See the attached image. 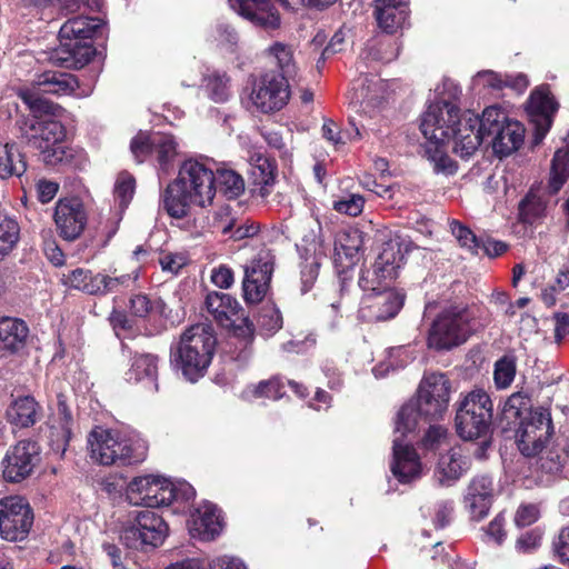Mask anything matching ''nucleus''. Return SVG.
Masks as SVG:
<instances>
[{"mask_svg":"<svg viewBox=\"0 0 569 569\" xmlns=\"http://www.w3.org/2000/svg\"><path fill=\"white\" fill-rule=\"evenodd\" d=\"M403 263L405 254L400 242L389 241L383 244L372 268L361 273L359 286L366 291L359 308L362 320L385 321L399 312L405 296L393 288L382 287V282L396 279Z\"/></svg>","mask_w":569,"mask_h":569,"instance_id":"nucleus-1","label":"nucleus"},{"mask_svg":"<svg viewBox=\"0 0 569 569\" xmlns=\"http://www.w3.org/2000/svg\"><path fill=\"white\" fill-rule=\"evenodd\" d=\"M461 90L450 80L443 81L439 99L429 104L421 117L420 129L426 138L425 153L437 173L447 176L457 171L456 162L446 153L445 144L451 138L457 142V103Z\"/></svg>","mask_w":569,"mask_h":569,"instance_id":"nucleus-2","label":"nucleus"},{"mask_svg":"<svg viewBox=\"0 0 569 569\" xmlns=\"http://www.w3.org/2000/svg\"><path fill=\"white\" fill-rule=\"evenodd\" d=\"M216 191L212 169L204 162L189 159L181 164L178 177L164 189L161 202L170 217L182 219L188 216L191 204L210 206Z\"/></svg>","mask_w":569,"mask_h":569,"instance_id":"nucleus-3","label":"nucleus"},{"mask_svg":"<svg viewBox=\"0 0 569 569\" xmlns=\"http://www.w3.org/2000/svg\"><path fill=\"white\" fill-rule=\"evenodd\" d=\"M56 114L33 113L21 116L16 126L20 138L39 151L42 161L49 166L71 164L76 151L66 142V128L50 117Z\"/></svg>","mask_w":569,"mask_h":569,"instance_id":"nucleus-4","label":"nucleus"},{"mask_svg":"<svg viewBox=\"0 0 569 569\" xmlns=\"http://www.w3.org/2000/svg\"><path fill=\"white\" fill-rule=\"evenodd\" d=\"M217 339L210 325L197 323L186 329L171 351V363L183 378L196 382L211 363Z\"/></svg>","mask_w":569,"mask_h":569,"instance_id":"nucleus-5","label":"nucleus"},{"mask_svg":"<svg viewBox=\"0 0 569 569\" xmlns=\"http://www.w3.org/2000/svg\"><path fill=\"white\" fill-rule=\"evenodd\" d=\"M100 27L97 18L78 16L68 19L59 30V46L50 53L58 67L79 69L88 64L96 53L91 38Z\"/></svg>","mask_w":569,"mask_h":569,"instance_id":"nucleus-6","label":"nucleus"},{"mask_svg":"<svg viewBox=\"0 0 569 569\" xmlns=\"http://www.w3.org/2000/svg\"><path fill=\"white\" fill-rule=\"evenodd\" d=\"M90 457L103 466L140 462L147 453L146 441L136 432L96 427L88 436Z\"/></svg>","mask_w":569,"mask_h":569,"instance_id":"nucleus-7","label":"nucleus"},{"mask_svg":"<svg viewBox=\"0 0 569 569\" xmlns=\"http://www.w3.org/2000/svg\"><path fill=\"white\" fill-rule=\"evenodd\" d=\"M457 107V142L453 151L461 158L472 156L483 141L499 131L510 120L507 112L498 106H490L482 112L481 118L471 111L459 114Z\"/></svg>","mask_w":569,"mask_h":569,"instance_id":"nucleus-8","label":"nucleus"},{"mask_svg":"<svg viewBox=\"0 0 569 569\" xmlns=\"http://www.w3.org/2000/svg\"><path fill=\"white\" fill-rule=\"evenodd\" d=\"M493 405L482 389H473L461 396L456 410L457 433L463 440L486 437L492 421Z\"/></svg>","mask_w":569,"mask_h":569,"instance_id":"nucleus-9","label":"nucleus"},{"mask_svg":"<svg viewBox=\"0 0 569 569\" xmlns=\"http://www.w3.org/2000/svg\"><path fill=\"white\" fill-rule=\"evenodd\" d=\"M79 88L78 79L67 72L46 71L38 77L31 88H22L18 97L28 106L31 112L41 114H58L60 107L42 97V93L69 96Z\"/></svg>","mask_w":569,"mask_h":569,"instance_id":"nucleus-10","label":"nucleus"},{"mask_svg":"<svg viewBox=\"0 0 569 569\" xmlns=\"http://www.w3.org/2000/svg\"><path fill=\"white\" fill-rule=\"evenodd\" d=\"M472 332L470 315L463 308L442 311L432 322L428 333V346L436 350H449L467 341Z\"/></svg>","mask_w":569,"mask_h":569,"instance_id":"nucleus-11","label":"nucleus"},{"mask_svg":"<svg viewBox=\"0 0 569 569\" xmlns=\"http://www.w3.org/2000/svg\"><path fill=\"white\" fill-rule=\"evenodd\" d=\"M168 533V526L156 511L146 509L134 512L132 522L120 536L123 545L133 550L162 545Z\"/></svg>","mask_w":569,"mask_h":569,"instance_id":"nucleus-12","label":"nucleus"},{"mask_svg":"<svg viewBox=\"0 0 569 569\" xmlns=\"http://www.w3.org/2000/svg\"><path fill=\"white\" fill-rule=\"evenodd\" d=\"M273 266V254L270 250L263 249L243 267L242 291L247 303H259L267 296Z\"/></svg>","mask_w":569,"mask_h":569,"instance_id":"nucleus-13","label":"nucleus"},{"mask_svg":"<svg viewBox=\"0 0 569 569\" xmlns=\"http://www.w3.org/2000/svg\"><path fill=\"white\" fill-rule=\"evenodd\" d=\"M169 492L170 498H194L196 489L182 479H171L161 475H146L133 478L127 486V496L157 498Z\"/></svg>","mask_w":569,"mask_h":569,"instance_id":"nucleus-14","label":"nucleus"},{"mask_svg":"<svg viewBox=\"0 0 569 569\" xmlns=\"http://www.w3.org/2000/svg\"><path fill=\"white\" fill-rule=\"evenodd\" d=\"M290 91L284 76L268 72L253 84L250 100L261 112L268 113L282 109L289 101Z\"/></svg>","mask_w":569,"mask_h":569,"instance_id":"nucleus-15","label":"nucleus"},{"mask_svg":"<svg viewBox=\"0 0 569 569\" xmlns=\"http://www.w3.org/2000/svg\"><path fill=\"white\" fill-rule=\"evenodd\" d=\"M552 433V420L549 410L538 409L531 411L530 417L523 421L517 431V445L526 457L540 453Z\"/></svg>","mask_w":569,"mask_h":569,"instance_id":"nucleus-16","label":"nucleus"},{"mask_svg":"<svg viewBox=\"0 0 569 569\" xmlns=\"http://www.w3.org/2000/svg\"><path fill=\"white\" fill-rule=\"evenodd\" d=\"M450 381L440 372L428 373L419 385L415 399L427 418L438 419L447 411L450 400Z\"/></svg>","mask_w":569,"mask_h":569,"instance_id":"nucleus-17","label":"nucleus"},{"mask_svg":"<svg viewBox=\"0 0 569 569\" xmlns=\"http://www.w3.org/2000/svg\"><path fill=\"white\" fill-rule=\"evenodd\" d=\"M187 520L191 537L202 541H212L221 535L224 521L221 510L208 500H192Z\"/></svg>","mask_w":569,"mask_h":569,"instance_id":"nucleus-18","label":"nucleus"},{"mask_svg":"<svg viewBox=\"0 0 569 569\" xmlns=\"http://www.w3.org/2000/svg\"><path fill=\"white\" fill-rule=\"evenodd\" d=\"M33 523V512L26 500H0V536L8 541L23 540Z\"/></svg>","mask_w":569,"mask_h":569,"instance_id":"nucleus-19","label":"nucleus"},{"mask_svg":"<svg viewBox=\"0 0 569 569\" xmlns=\"http://www.w3.org/2000/svg\"><path fill=\"white\" fill-rule=\"evenodd\" d=\"M39 460V448L30 440L19 441L7 450L1 461L2 475L7 481L19 482L30 476Z\"/></svg>","mask_w":569,"mask_h":569,"instance_id":"nucleus-20","label":"nucleus"},{"mask_svg":"<svg viewBox=\"0 0 569 569\" xmlns=\"http://www.w3.org/2000/svg\"><path fill=\"white\" fill-rule=\"evenodd\" d=\"M54 223L64 240L72 241L79 238L87 224V212L81 200L60 199L54 209Z\"/></svg>","mask_w":569,"mask_h":569,"instance_id":"nucleus-21","label":"nucleus"},{"mask_svg":"<svg viewBox=\"0 0 569 569\" xmlns=\"http://www.w3.org/2000/svg\"><path fill=\"white\" fill-rule=\"evenodd\" d=\"M558 103L550 94L548 87L537 88L529 98L527 112L535 126V143H540L551 128Z\"/></svg>","mask_w":569,"mask_h":569,"instance_id":"nucleus-22","label":"nucleus"},{"mask_svg":"<svg viewBox=\"0 0 569 569\" xmlns=\"http://www.w3.org/2000/svg\"><path fill=\"white\" fill-rule=\"evenodd\" d=\"M287 4L286 0H278ZM230 8L252 24L266 30L278 29L281 17L270 0H228Z\"/></svg>","mask_w":569,"mask_h":569,"instance_id":"nucleus-23","label":"nucleus"},{"mask_svg":"<svg viewBox=\"0 0 569 569\" xmlns=\"http://www.w3.org/2000/svg\"><path fill=\"white\" fill-rule=\"evenodd\" d=\"M287 4L286 0H278ZM230 8L252 24L266 30L278 29L281 17L270 0H228Z\"/></svg>","mask_w":569,"mask_h":569,"instance_id":"nucleus-24","label":"nucleus"},{"mask_svg":"<svg viewBox=\"0 0 569 569\" xmlns=\"http://www.w3.org/2000/svg\"><path fill=\"white\" fill-rule=\"evenodd\" d=\"M177 142L171 134L154 133L150 138L137 136L130 144L131 151L139 162L141 154L152 151L157 156L159 167L168 171L177 156Z\"/></svg>","mask_w":569,"mask_h":569,"instance_id":"nucleus-25","label":"nucleus"},{"mask_svg":"<svg viewBox=\"0 0 569 569\" xmlns=\"http://www.w3.org/2000/svg\"><path fill=\"white\" fill-rule=\"evenodd\" d=\"M390 469L401 483H409L422 475V463L416 449L408 443H402L399 437L393 439Z\"/></svg>","mask_w":569,"mask_h":569,"instance_id":"nucleus-26","label":"nucleus"},{"mask_svg":"<svg viewBox=\"0 0 569 569\" xmlns=\"http://www.w3.org/2000/svg\"><path fill=\"white\" fill-rule=\"evenodd\" d=\"M73 417L62 393L57 396V408L49 419V440L51 449L62 456L72 436Z\"/></svg>","mask_w":569,"mask_h":569,"instance_id":"nucleus-27","label":"nucleus"},{"mask_svg":"<svg viewBox=\"0 0 569 569\" xmlns=\"http://www.w3.org/2000/svg\"><path fill=\"white\" fill-rule=\"evenodd\" d=\"M375 17L378 27L386 33L401 29L409 17L408 0H376Z\"/></svg>","mask_w":569,"mask_h":569,"instance_id":"nucleus-28","label":"nucleus"},{"mask_svg":"<svg viewBox=\"0 0 569 569\" xmlns=\"http://www.w3.org/2000/svg\"><path fill=\"white\" fill-rule=\"evenodd\" d=\"M204 306L210 316L222 327L232 326L241 310L236 298L229 293L212 291L204 300Z\"/></svg>","mask_w":569,"mask_h":569,"instance_id":"nucleus-29","label":"nucleus"},{"mask_svg":"<svg viewBox=\"0 0 569 569\" xmlns=\"http://www.w3.org/2000/svg\"><path fill=\"white\" fill-rule=\"evenodd\" d=\"M523 137V126L510 119L488 142L492 146L495 153L502 158L516 151L521 146Z\"/></svg>","mask_w":569,"mask_h":569,"instance_id":"nucleus-30","label":"nucleus"},{"mask_svg":"<svg viewBox=\"0 0 569 569\" xmlns=\"http://www.w3.org/2000/svg\"><path fill=\"white\" fill-rule=\"evenodd\" d=\"M468 465L461 455L459 448H451L448 452L440 456L435 479L440 486L449 487L461 477L467 470Z\"/></svg>","mask_w":569,"mask_h":569,"instance_id":"nucleus-31","label":"nucleus"},{"mask_svg":"<svg viewBox=\"0 0 569 569\" xmlns=\"http://www.w3.org/2000/svg\"><path fill=\"white\" fill-rule=\"evenodd\" d=\"M6 417L16 427H31L39 418V405L31 396L18 397L7 408Z\"/></svg>","mask_w":569,"mask_h":569,"instance_id":"nucleus-32","label":"nucleus"},{"mask_svg":"<svg viewBox=\"0 0 569 569\" xmlns=\"http://www.w3.org/2000/svg\"><path fill=\"white\" fill-rule=\"evenodd\" d=\"M158 357L152 353H139L132 358L131 368L127 372L129 381H147L158 389Z\"/></svg>","mask_w":569,"mask_h":569,"instance_id":"nucleus-33","label":"nucleus"},{"mask_svg":"<svg viewBox=\"0 0 569 569\" xmlns=\"http://www.w3.org/2000/svg\"><path fill=\"white\" fill-rule=\"evenodd\" d=\"M27 170L24 154L14 143H0V178L21 177Z\"/></svg>","mask_w":569,"mask_h":569,"instance_id":"nucleus-34","label":"nucleus"},{"mask_svg":"<svg viewBox=\"0 0 569 569\" xmlns=\"http://www.w3.org/2000/svg\"><path fill=\"white\" fill-rule=\"evenodd\" d=\"M27 325L17 318L0 319V343L2 348L16 351L23 347L28 337Z\"/></svg>","mask_w":569,"mask_h":569,"instance_id":"nucleus-35","label":"nucleus"},{"mask_svg":"<svg viewBox=\"0 0 569 569\" xmlns=\"http://www.w3.org/2000/svg\"><path fill=\"white\" fill-rule=\"evenodd\" d=\"M427 418L420 409V405L413 399L403 405L397 413L395 421V433L402 441V438L416 430L420 421L432 420Z\"/></svg>","mask_w":569,"mask_h":569,"instance_id":"nucleus-36","label":"nucleus"},{"mask_svg":"<svg viewBox=\"0 0 569 569\" xmlns=\"http://www.w3.org/2000/svg\"><path fill=\"white\" fill-rule=\"evenodd\" d=\"M360 239L358 236H340L335 246V263L339 272L346 273L358 261Z\"/></svg>","mask_w":569,"mask_h":569,"instance_id":"nucleus-37","label":"nucleus"},{"mask_svg":"<svg viewBox=\"0 0 569 569\" xmlns=\"http://www.w3.org/2000/svg\"><path fill=\"white\" fill-rule=\"evenodd\" d=\"M284 395V383L280 378L273 377L268 380H262L257 385L247 386L242 392L241 398L247 401L266 398L278 400Z\"/></svg>","mask_w":569,"mask_h":569,"instance_id":"nucleus-38","label":"nucleus"},{"mask_svg":"<svg viewBox=\"0 0 569 569\" xmlns=\"http://www.w3.org/2000/svg\"><path fill=\"white\" fill-rule=\"evenodd\" d=\"M62 283L71 289L80 290L88 295H99L98 273L77 268L62 277Z\"/></svg>","mask_w":569,"mask_h":569,"instance_id":"nucleus-39","label":"nucleus"},{"mask_svg":"<svg viewBox=\"0 0 569 569\" xmlns=\"http://www.w3.org/2000/svg\"><path fill=\"white\" fill-rule=\"evenodd\" d=\"M350 123L353 128L352 132H342L339 126L333 120H325L321 129L322 137L331 144H333L336 148L346 144L347 140L361 139L362 134L360 128H365V123L360 122L359 124H357L353 119L350 120Z\"/></svg>","mask_w":569,"mask_h":569,"instance_id":"nucleus-40","label":"nucleus"},{"mask_svg":"<svg viewBox=\"0 0 569 569\" xmlns=\"http://www.w3.org/2000/svg\"><path fill=\"white\" fill-rule=\"evenodd\" d=\"M216 217L219 218V221H216L214 227L218 228L222 233L227 234L232 231V237L236 240H240L243 238L253 237L257 234L259 227L258 224L251 222V223H243L238 226L234 230V220L230 217V213L228 209H220Z\"/></svg>","mask_w":569,"mask_h":569,"instance_id":"nucleus-41","label":"nucleus"},{"mask_svg":"<svg viewBox=\"0 0 569 569\" xmlns=\"http://www.w3.org/2000/svg\"><path fill=\"white\" fill-rule=\"evenodd\" d=\"M20 239V227L17 220L0 216V259L8 256Z\"/></svg>","mask_w":569,"mask_h":569,"instance_id":"nucleus-42","label":"nucleus"},{"mask_svg":"<svg viewBox=\"0 0 569 569\" xmlns=\"http://www.w3.org/2000/svg\"><path fill=\"white\" fill-rule=\"evenodd\" d=\"M208 97L217 102L223 103L230 98L229 78L224 73L213 72L206 78L204 84Z\"/></svg>","mask_w":569,"mask_h":569,"instance_id":"nucleus-43","label":"nucleus"},{"mask_svg":"<svg viewBox=\"0 0 569 569\" xmlns=\"http://www.w3.org/2000/svg\"><path fill=\"white\" fill-rule=\"evenodd\" d=\"M217 179L221 191L228 198H237L244 191L242 177L232 169H218Z\"/></svg>","mask_w":569,"mask_h":569,"instance_id":"nucleus-44","label":"nucleus"},{"mask_svg":"<svg viewBox=\"0 0 569 569\" xmlns=\"http://www.w3.org/2000/svg\"><path fill=\"white\" fill-rule=\"evenodd\" d=\"M163 302L159 298H150L144 293H138L131 297L129 309L132 316L146 318L154 312H161Z\"/></svg>","mask_w":569,"mask_h":569,"instance_id":"nucleus-45","label":"nucleus"},{"mask_svg":"<svg viewBox=\"0 0 569 569\" xmlns=\"http://www.w3.org/2000/svg\"><path fill=\"white\" fill-rule=\"evenodd\" d=\"M139 278V269L131 273L121 274L119 277H110L107 274L98 273V283L100 287L99 295L119 291L121 288H129L136 283Z\"/></svg>","mask_w":569,"mask_h":569,"instance_id":"nucleus-46","label":"nucleus"},{"mask_svg":"<svg viewBox=\"0 0 569 569\" xmlns=\"http://www.w3.org/2000/svg\"><path fill=\"white\" fill-rule=\"evenodd\" d=\"M257 327L261 335L272 336L282 328V316L273 306H266L257 318Z\"/></svg>","mask_w":569,"mask_h":569,"instance_id":"nucleus-47","label":"nucleus"},{"mask_svg":"<svg viewBox=\"0 0 569 569\" xmlns=\"http://www.w3.org/2000/svg\"><path fill=\"white\" fill-rule=\"evenodd\" d=\"M268 54L276 59L279 69L281 70V76L284 78L290 77L295 73V63H293V51L291 47L276 42L268 48Z\"/></svg>","mask_w":569,"mask_h":569,"instance_id":"nucleus-48","label":"nucleus"},{"mask_svg":"<svg viewBox=\"0 0 569 569\" xmlns=\"http://www.w3.org/2000/svg\"><path fill=\"white\" fill-rule=\"evenodd\" d=\"M516 376V361L511 357H502L495 363L493 380L498 389L508 388Z\"/></svg>","mask_w":569,"mask_h":569,"instance_id":"nucleus-49","label":"nucleus"},{"mask_svg":"<svg viewBox=\"0 0 569 569\" xmlns=\"http://www.w3.org/2000/svg\"><path fill=\"white\" fill-rule=\"evenodd\" d=\"M450 229L461 247L468 249L472 254L480 253V239L470 229L456 220L450 222Z\"/></svg>","mask_w":569,"mask_h":569,"instance_id":"nucleus-50","label":"nucleus"},{"mask_svg":"<svg viewBox=\"0 0 569 569\" xmlns=\"http://www.w3.org/2000/svg\"><path fill=\"white\" fill-rule=\"evenodd\" d=\"M136 182L131 174L122 172L118 176L114 184V197L121 208H126L134 193Z\"/></svg>","mask_w":569,"mask_h":569,"instance_id":"nucleus-51","label":"nucleus"},{"mask_svg":"<svg viewBox=\"0 0 569 569\" xmlns=\"http://www.w3.org/2000/svg\"><path fill=\"white\" fill-rule=\"evenodd\" d=\"M545 209L543 201L536 194L529 193L520 202L519 212L523 221L531 223L543 214Z\"/></svg>","mask_w":569,"mask_h":569,"instance_id":"nucleus-52","label":"nucleus"},{"mask_svg":"<svg viewBox=\"0 0 569 569\" xmlns=\"http://www.w3.org/2000/svg\"><path fill=\"white\" fill-rule=\"evenodd\" d=\"M495 495H499V492L488 476H477L469 485L468 498H492Z\"/></svg>","mask_w":569,"mask_h":569,"instance_id":"nucleus-53","label":"nucleus"},{"mask_svg":"<svg viewBox=\"0 0 569 569\" xmlns=\"http://www.w3.org/2000/svg\"><path fill=\"white\" fill-rule=\"evenodd\" d=\"M541 516L540 503L528 502L521 503L515 515V525L518 528L529 527L535 523Z\"/></svg>","mask_w":569,"mask_h":569,"instance_id":"nucleus-54","label":"nucleus"},{"mask_svg":"<svg viewBox=\"0 0 569 569\" xmlns=\"http://www.w3.org/2000/svg\"><path fill=\"white\" fill-rule=\"evenodd\" d=\"M503 78L491 70L479 71L472 78V88L478 89L479 93L486 89L501 90L503 88Z\"/></svg>","mask_w":569,"mask_h":569,"instance_id":"nucleus-55","label":"nucleus"},{"mask_svg":"<svg viewBox=\"0 0 569 569\" xmlns=\"http://www.w3.org/2000/svg\"><path fill=\"white\" fill-rule=\"evenodd\" d=\"M363 206V197L358 193H352L347 198L333 201L332 208L339 213L357 217L362 212Z\"/></svg>","mask_w":569,"mask_h":569,"instance_id":"nucleus-56","label":"nucleus"},{"mask_svg":"<svg viewBox=\"0 0 569 569\" xmlns=\"http://www.w3.org/2000/svg\"><path fill=\"white\" fill-rule=\"evenodd\" d=\"M127 482L126 478L121 475H109L100 482L101 492L108 496H122L127 495Z\"/></svg>","mask_w":569,"mask_h":569,"instance_id":"nucleus-57","label":"nucleus"},{"mask_svg":"<svg viewBox=\"0 0 569 569\" xmlns=\"http://www.w3.org/2000/svg\"><path fill=\"white\" fill-rule=\"evenodd\" d=\"M541 535L536 530H529L518 537L515 548L519 553H530L540 546Z\"/></svg>","mask_w":569,"mask_h":569,"instance_id":"nucleus-58","label":"nucleus"},{"mask_svg":"<svg viewBox=\"0 0 569 569\" xmlns=\"http://www.w3.org/2000/svg\"><path fill=\"white\" fill-rule=\"evenodd\" d=\"M428 510H432L435 516L431 517L436 528L446 527L452 513V508L446 501L437 500L432 503V507H428Z\"/></svg>","mask_w":569,"mask_h":569,"instance_id":"nucleus-59","label":"nucleus"},{"mask_svg":"<svg viewBox=\"0 0 569 569\" xmlns=\"http://www.w3.org/2000/svg\"><path fill=\"white\" fill-rule=\"evenodd\" d=\"M320 263L313 258L310 262L302 266L301 269V292L307 293L315 284L318 278Z\"/></svg>","mask_w":569,"mask_h":569,"instance_id":"nucleus-60","label":"nucleus"},{"mask_svg":"<svg viewBox=\"0 0 569 569\" xmlns=\"http://www.w3.org/2000/svg\"><path fill=\"white\" fill-rule=\"evenodd\" d=\"M567 458L565 449L561 450H549L545 457H541V468L548 472H557L561 469Z\"/></svg>","mask_w":569,"mask_h":569,"instance_id":"nucleus-61","label":"nucleus"},{"mask_svg":"<svg viewBox=\"0 0 569 569\" xmlns=\"http://www.w3.org/2000/svg\"><path fill=\"white\" fill-rule=\"evenodd\" d=\"M211 281L221 289H228L233 284L234 277L232 270L227 266H219L211 272Z\"/></svg>","mask_w":569,"mask_h":569,"instance_id":"nucleus-62","label":"nucleus"},{"mask_svg":"<svg viewBox=\"0 0 569 569\" xmlns=\"http://www.w3.org/2000/svg\"><path fill=\"white\" fill-rule=\"evenodd\" d=\"M37 193L38 199L42 203L50 202L57 194L59 190V183L56 181L47 180V179H40L37 182Z\"/></svg>","mask_w":569,"mask_h":569,"instance_id":"nucleus-63","label":"nucleus"},{"mask_svg":"<svg viewBox=\"0 0 569 569\" xmlns=\"http://www.w3.org/2000/svg\"><path fill=\"white\" fill-rule=\"evenodd\" d=\"M210 569H247L243 561L232 556H219L210 560Z\"/></svg>","mask_w":569,"mask_h":569,"instance_id":"nucleus-64","label":"nucleus"}]
</instances>
